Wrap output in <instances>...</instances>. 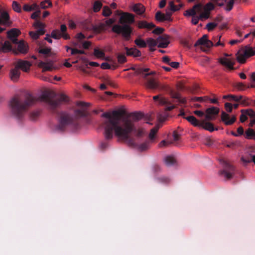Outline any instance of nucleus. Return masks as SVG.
I'll use <instances>...</instances> for the list:
<instances>
[{
	"instance_id": "nucleus-1",
	"label": "nucleus",
	"mask_w": 255,
	"mask_h": 255,
	"mask_svg": "<svg viewBox=\"0 0 255 255\" xmlns=\"http://www.w3.org/2000/svg\"><path fill=\"white\" fill-rule=\"evenodd\" d=\"M122 113L119 111H113L112 113H104L101 117L105 119L102 122L101 126L104 129V136L106 140H111L115 135L130 147L137 148L140 151H144L149 148L150 141L146 140L139 144L138 140L145 134L142 128H136L133 124L143 117L140 113H132L120 122Z\"/></svg>"
},
{
	"instance_id": "nucleus-2",
	"label": "nucleus",
	"mask_w": 255,
	"mask_h": 255,
	"mask_svg": "<svg viewBox=\"0 0 255 255\" xmlns=\"http://www.w3.org/2000/svg\"><path fill=\"white\" fill-rule=\"evenodd\" d=\"M36 101V98L30 93L14 96L9 102L11 114L18 120L21 119L24 114Z\"/></svg>"
},
{
	"instance_id": "nucleus-3",
	"label": "nucleus",
	"mask_w": 255,
	"mask_h": 255,
	"mask_svg": "<svg viewBox=\"0 0 255 255\" xmlns=\"http://www.w3.org/2000/svg\"><path fill=\"white\" fill-rule=\"evenodd\" d=\"M134 21V17L132 14L124 13L119 19V22L121 24L114 25L112 30L118 34H122L125 40H129L132 33V28L130 24Z\"/></svg>"
},
{
	"instance_id": "nucleus-4",
	"label": "nucleus",
	"mask_w": 255,
	"mask_h": 255,
	"mask_svg": "<svg viewBox=\"0 0 255 255\" xmlns=\"http://www.w3.org/2000/svg\"><path fill=\"white\" fill-rule=\"evenodd\" d=\"M146 88L151 90L157 89L168 92L172 98L177 99L181 103H185L186 100L182 99L180 94L171 89L167 85L156 81L154 79H149L146 83Z\"/></svg>"
},
{
	"instance_id": "nucleus-5",
	"label": "nucleus",
	"mask_w": 255,
	"mask_h": 255,
	"mask_svg": "<svg viewBox=\"0 0 255 255\" xmlns=\"http://www.w3.org/2000/svg\"><path fill=\"white\" fill-rule=\"evenodd\" d=\"M59 116V123L55 127L56 130L63 131L68 126L76 129L78 128L79 124L77 121L69 114L61 112Z\"/></svg>"
},
{
	"instance_id": "nucleus-6",
	"label": "nucleus",
	"mask_w": 255,
	"mask_h": 255,
	"mask_svg": "<svg viewBox=\"0 0 255 255\" xmlns=\"http://www.w3.org/2000/svg\"><path fill=\"white\" fill-rule=\"evenodd\" d=\"M55 95L54 93H45L41 95V99L48 104L50 109L54 111L55 109L58 107L62 102H67L68 97L63 94H61L60 97L55 99Z\"/></svg>"
},
{
	"instance_id": "nucleus-7",
	"label": "nucleus",
	"mask_w": 255,
	"mask_h": 255,
	"mask_svg": "<svg viewBox=\"0 0 255 255\" xmlns=\"http://www.w3.org/2000/svg\"><path fill=\"white\" fill-rule=\"evenodd\" d=\"M220 163L222 164L223 169L220 171V174L223 176L226 179L232 178L235 173L234 166L223 159L220 160Z\"/></svg>"
},
{
	"instance_id": "nucleus-8",
	"label": "nucleus",
	"mask_w": 255,
	"mask_h": 255,
	"mask_svg": "<svg viewBox=\"0 0 255 255\" xmlns=\"http://www.w3.org/2000/svg\"><path fill=\"white\" fill-rule=\"evenodd\" d=\"M255 54V48L246 46L237 56V60L240 63H244L246 59Z\"/></svg>"
},
{
	"instance_id": "nucleus-9",
	"label": "nucleus",
	"mask_w": 255,
	"mask_h": 255,
	"mask_svg": "<svg viewBox=\"0 0 255 255\" xmlns=\"http://www.w3.org/2000/svg\"><path fill=\"white\" fill-rule=\"evenodd\" d=\"M130 69L133 70L135 72V75H139L143 78L145 80H146V82L145 83V86L146 87V83L147 82V80L149 79H152V78H148L147 77L150 75H153L155 74V71H152L149 72V68H144L141 67L139 66H133L130 68Z\"/></svg>"
},
{
	"instance_id": "nucleus-10",
	"label": "nucleus",
	"mask_w": 255,
	"mask_h": 255,
	"mask_svg": "<svg viewBox=\"0 0 255 255\" xmlns=\"http://www.w3.org/2000/svg\"><path fill=\"white\" fill-rule=\"evenodd\" d=\"M67 30L65 24H62L60 26V30L54 29L51 33V37L55 39H59L63 37L64 39L67 40L70 38V35L66 32Z\"/></svg>"
},
{
	"instance_id": "nucleus-11",
	"label": "nucleus",
	"mask_w": 255,
	"mask_h": 255,
	"mask_svg": "<svg viewBox=\"0 0 255 255\" xmlns=\"http://www.w3.org/2000/svg\"><path fill=\"white\" fill-rule=\"evenodd\" d=\"M203 9V5L201 3L195 4L192 8L187 10L184 15L186 16H194L196 15L197 12H201Z\"/></svg>"
},
{
	"instance_id": "nucleus-12",
	"label": "nucleus",
	"mask_w": 255,
	"mask_h": 255,
	"mask_svg": "<svg viewBox=\"0 0 255 255\" xmlns=\"http://www.w3.org/2000/svg\"><path fill=\"white\" fill-rule=\"evenodd\" d=\"M219 113V109L217 107H212L209 108L206 110V119L208 121L212 120L215 119L214 116L217 115Z\"/></svg>"
},
{
	"instance_id": "nucleus-13",
	"label": "nucleus",
	"mask_w": 255,
	"mask_h": 255,
	"mask_svg": "<svg viewBox=\"0 0 255 255\" xmlns=\"http://www.w3.org/2000/svg\"><path fill=\"white\" fill-rule=\"evenodd\" d=\"M20 33V31L16 28H12L7 32L8 38L13 43H17V37Z\"/></svg>"
},
{
	"instance_id": "nucleus-14",
	"label": "nucleus",
	"mask_w": 255,
	"mask_h": 255,
	"mask_svg": "<svg viewBox=\"0 0 255 255\" xmlns=\"http://www.w3.org/2000/svg\"><path fill=\"white\" fill-rule=\"evenodd\" d=\"M221 120L226 125H232L236 121V118L235 116H232L230 119L229 114L223 111L221 114Z\"/></svg>"
},
{
	"instance_id": "nucleus-15",
	"label": "nucleus",
	"mask_w": 255,
	"mask_h": 255,
	"mask_svg": "<svg viewBox=\"0 0 255 255\" xmlns=\"http://www.w3.org/2000/svg\"><path fill=\"white\" fill-rule=\"evenodd\" d=\"M15 64L20 70L26 72L28 71L31 65L29 62L22 60H18Z\"/></svg>"
},
{
	"instance_id": "nucleus-16",
	"label": "nucleus",
	"mask_w": 255,
	"mask_h": 255,
	"mask_svg": "<svg viewBox=\"0 0 255 255\" xmlns=\"http://www.w3.org/2000/svg\"><path fill=\"white\" fill-rule=\"evenodd\" d=\"M169 42V37L167 35H162L157 38V46L159 48H166Z\"/></svg>"
},
{
	"instance_id": "nucleus-17",
	"label": "nucleus",
	"mask_w": 255,
	"mask_h": 255,
	"mask_svg": "<svg viewBox=\"0 0 255 255\" xmlns=\"http://www.w3.org/2000/svg\"><path fill=\"white\" fill-rule=\"evenodd\" d=\"M2 40H0V51L4 53L10 51L12 46L9 41L6 40L3 42Z\"/></svg>"
},
{
	"instance_id": "nucleus-18",
	"label": "nucleus",
	"mask_w": 255,
	"mask_h": 255,
	"mask_svg": "<svg viewBox=\"0 0 255 255\" xmlns=\"http://www.w3.org/2000/svg\"><path fill=\"white\" fill-rule=\"evenodd\" d=\"M17 51L21 53L26 54L28 52V47L23 40L17 41Z\"/></svg>"
},
{
	"instance_id": "nucleus-19",
	"label": "nucleus",
	"mask_w": 255,
	"mask_h": 255,
	"mask_svg": "<svg viewBox=\"0 0 255 255\" xmlns=\"http://www.w3.org/2000/svg\"><path fill=\"white\" fill-rule=\"evenodd\" d=\"M219 62L222 65L226 66V68L230 70H233L235 69L234 67L235 63L234 62H232L229 59L222 58L220 59Z\"/></svg>"
},
{
	"instance_id": "nucleus-20",
	"label": "nucleus",
	"mask_w": 255,
	"mask_h": 255,
	"mask_svg": "<svg viewBox=\"0 0 255 255\" xmlns=\"http://www.w3.org/2000/svg\"><path fill=\"white\" fill-rule=\"evenodd\" d=\"M38 66L43 69V72L46 71H52L54 68L53 62L52 61L48 62L41 61L38 63Z\"/></svg>"
},
{
	"instance_id": "nucleus-21",
	"label": "nucleus",
	"mask_w": 255,
	"mask_h": 255,
	"mask_svg": "<svg viewBox=\"0 0 255 255\" xmlns=\"http://www.w3.org/2000/svg\"><path fill=\"white\" fill-rule=\"evenodd\" d=\"M126 51V54L128 56H132L134 57H137L141 56L140 51L136 49V48H130L125 47Z\"/></svg>"
},
{
	"instance_id": "nucleus-22",
	"label": "nucleus",
	"mask_w": 255,
	"mask_h": 255,
	"mask_svg": "<svg viewBox=\"0 0 255 255\" xmlns=\"http://www.w3.org/2000/svg\"><path fill=\"white\" fill-rule=\"evenodd\" d=\"M20 69L18 67H17L16 65L15 64L14 68L11 69L10 71V76L11 79L13 81H17L20 76Z\"/></svg>"
},
{
	"instance_id": "nucleus-23",
	"label": "nucleus",
	"mask_w": 255,
	"mask_h": 255,
	"mask_svg": "<svg viewBox=\"0 0 255 255\" xmlns=\"http://www.w3.org/2000/svg\"><path fill=\"white\" fill-rule=\"evenodd\" d=\"M155 18L158 22L171 20V17L170 16H166L164 13H162L160 11H158L156 13Z\"/></svg>"
},
{
	"instance_id": "nucleus-24",
	"label": "nucleus",
	"mask_w": 255,
	"mask_h": 255,
	"mask_svg": "<svg viewBox=\"0 0 255 255\" xmlns=\"http://www.w3.org/2000/svg\"><path fill=\"white\" fill-rule=\"evenodd\" d=\"M201 124L203 125H202L200 127H202L205 129L210 132H213L214 130H217L218 129V128H214L213 124L211 123L206 122L205 121H202Z\"/></svg>"
},
{
	"instance_id": "nucleus-25",
	"label": "nucleus",
	"mask_w": 255,
	"mask_h": 255,
	"mask_svg": "<svg viewBox=\"0 0 255 255\" xmlns=\"http://www.w3.org/2000/svg\"><path fill=\"white\" fill-rule=\"evenodd\" d=\"M155 25L152 22L148 23L146 21H140L138 23V27L139 28H147L150 29L155 27Z\"/></svg>"
},
{
	"instance_id": "nucleus-26",
	"label": "nucleus",
	"mask_w": 255,
	"mask_h": 255,
	"mask_svg": "<svg viewBox=\"0 0 255 255\" xmlns=\"http://www.w3.org/2000/svg\"><path fill=\"white\" fill-rule=\"evenodd\" d=\"M132 10L137 14H142L145 11L144 6L141 3H136L133 5Z\"/></svg>"
},
{
	"instance_id": "nucleus-27",
	"label": "nucleus",
	"mask_w": 255,
	"mask_h": 255,
	"mask_svg": "<svg viewBox=\"0 0 255 255\" xmlns=\"http://www.w3.org/2000/svg\"><path fill=\"white\" fill-rule=\"evenodd\" d=\"M184 119L187 120L189 123L195 127H200L202 124L195 117L190 116L187 117H184Z\"/></svg>"
},
{
	"instance_id": "nucleus-28",
	"label": "nucleus",
	"mask_w": 255,
	"mask_h": 255,
	"mask_svg": "<svg viewBox=\"0 0 255 255\" xmlns=\"http://www.w3.org/2000/svg\"><path fill=\"white\" fill-rule=\"evenodd\" d=\"M164 162L167 166H170L174 165L176 163V160L173 156H167L165 157Z\"/></svg>"
},
{
	"instance_id": "nucleus-29",
	"label": "nucleus",
	"mask_w": 255,
	"mask_h": 255,
	"mask_svg": "<svg viewBox=\"0 0 255 255\" xmlns=\"http://www.w3.org/2000/svg\"><path fill=\"white\" fill-rule=\"evenodd\" d=\"M245 137L255 140V131L252 128H249L245 132Z\"/></svg>"
},
{
	"instance_id": "nucleus-30",
	"label": "nucleus",
	"mask_w": 255,
	"mask_h": 255,
	"mask_svg": "<svg viewBox=\"0 0 255 255\" xmlns=\"http://www.w3.org/2000/svg\"><path fill=\"white\" fill-rule=\"evenodd\" d=\"M224 99H228L230 101H234L236 102L240 101L242 98V96H235L233 95H225L223 97Z\"/></svg>"
},
{
	"instance_id": "nucleus-31",
	"label": "nucleus",
	"mask_w": 255,
	"mask_h": 255,
	"mask_svg": "<svg viewBox=\"0 0 255 255\" xmlns=\"http://www.w3.org/2000/svg\"><path fill=\"white\" fill-rule=\"evenodd\" d=\"M94 55L98 58L104 59L105 54L103 50H101L98 48H95L94 50Z\"/></svg>"
},
{
	"instance_id": "nucleus-32",
	"label": "nucleus",
	"mask_w": 255,
	"mask_h": 255,
	"mask_svg": "<svg viewBox=\"0 0 255 255\" xmlns=\"http://www.w3.org/2000/svg\"><path fill=\"white\" fill-rule=\"evenodd\" d=\"M208 38V35L207 34L204 35L202 37L199 38L195 43L194 46L197 47L198 46H204L206 40Z\"/></svg>"
},
{
	"instance_id": "nucleus-33",
	"label": "nucleus",
	"mask_w": 255,
	"mask_h": 255,
	"mask_svg": "<svg viewBox=\"0 0 255 255\" xmlns=\"http://www.w3.org/2000/svg\"><path fill=\"white\" fill-rule=\"evenodd\" d=\"M156 181L159 183L168 184L170 182V179L166 176H160L156 178Z\"/></svg>"
},
{
	"instance_id": "nucleus-34",
	"label": "nucleus",
	"mask_w": 255,
	"mask_h": 255,
	"mask_svg": "<svg viewBox=\"0 0 255 255\" xmlns=\"http://www.w3.org/2000/svg\"><path fill=\"white\" fill-rule=\"evenodd\" d=\"M134 43L137 46L140 48L146 47L147 45L145 41L140 38H136L134 40Z\"/></svg>"
},
{
	"instance_id": "nucleus-35",
	"label": "nucleus",
	"mask_w": 255,
	"mask_h": 255,
	"mask_svg": "<svg viewBox=\"0 0 255 255\" xmlns=\"http://www.w3.org/2000/svg\"><path fill=\"white\" fill-rule=\"evenodd\" d=\"M112 13V11L110 8L108 6H104L102 10V15L104 16L108 17L110 16Z\"/></svg>"
},
{
	"instance_id": "nucleus-36",
	"label": "nucleus",
	"mask_w": 255,
	"mask_h": 255,
	"mask_svg": "<svg viewBox=\"0 0 255 255\" xmlns=\"http://www.w3.org/2000/svg\"><path fill=\"white\" fill-rule=\"evenodd\" d=\"M102 5V3L101 1L99 0L95 1L93 5V11L95 12L99 11L101 9Z\"/></svg>"
},
{
	"instance_id": "nucleus-37",
	"label": "nucleus",
	"mask_w": 255,
	"mask_h": 255,
	"mask_svg": "<svg viewBox=\"0 0 255 255\" xmlns=\"http://www.w3.org/2000/svg\"><path fill=\"white\" fill-rule=\"evenodd\" d=\"M153 99L154 101L158 100L159 101V103L161 105H166L168 104V102L167 100L164 98H161L159 99V95H156L153 97Z\"/></svg>"
},
{
	"instance_id": "nucleus-38",
	"label": "nucleus",
	"mask_w": 255,
	"mask_h": 255,
	"mask_svg": "<svg viewBox=\"0 0 255 255\" xmlns=\"http://www.w3.org/2000/svg\"><path fill=\"white\" fill-rule=\"evenodd\" d=\"M146 41L149 47H154L157 45V39L155 40L152 38H149Z\"/></svg>"
},
{
	"instance_id": "nucleus-39",
	"label": "nucleus",
	"mask_w": 255,
	"mask_h": 255,
	"mask_svg": "<svg viewBox=\"0 0 255 255\" xmlns=\"http://www.w3.org/2000/svg\"><path fill=\"white\" fill-rule=\"evenodd\" d=\"M13 9L17 12H21V8L20 5L16 1H13L12 4Z\"/></svg>"
},
{
	"instance_id": "nucleus-40",
	"label": "nucleus",
	"mask_w": 255,
	"mask_h": 255,
	"mask_svg": "<svg viewBox=\"0 0 255 255\" xmlns=\"http://www.w3.org/2000/svg\"><path fill=\"white\" fill-rule=\"evenodd\" d=\"M234 3L235 0H229V1L227 3L225 9L228 11L231 10L234 6Z\"/></svg>"
},
{
	"instance_id": "nucleus-41",
	"label": "nucleus",
	"mask_w": 255,
	"mask_h": 255,
	"mask_svg": "<svg viewBox=\"0 0 255 255\" xmlns=\"http://www.w3.org/2000/svg\"><path fill=\"white\" fill-rule=\"evenodd\" d=\"M158 128L154 127L150 130V132L149 134V138L150 139L152 140L154 138L155 135L157 132Z\"/></svg>"
},
{
	"instance_id": "nucleus-42",
	"label": "nucleus",
	"mask_w": 255,
	"mask_h": 255,
	"mask_svg": "<svg viewBox=\"0 0 255 255\" xmlns=\"http://www.w3.org/2000/svg\"><path fill=\"white\" fill-rule=\"evenodd\" d=\"M118 62L121 64L124 63L127 61L126 57L124 54H120L117 56Z\"/></svg>"
},
{
	"instance_id": "nucleus-43",
	"label": "nucleus",
	"mask_w": 255,
	"mask_h": 255,
	"mask_svg": "<svg viewBox=\"0 0 255 255\" xmlns=\"http://www.w3.org/2000/svg\"><path fill=\"white\" fill-rule=\"evenodd\" d=\"M218 23L215 22H209L206 25V28L209 31L213 30L217 26Z\"/></svg>"
},
{
	"instance_id": "nucleus-44",
	"label": "nucleus",
	"mask_w": 255,
	"mask_h": 255,
	"mask_svg": "<svg viewBox=\"0 0 255 255\" xmlns=\"http://www.w3.org/2000/svg\"><path fill=\"white\" fill-rule=\"evenodd\" d=\"M168 117V115L165 112L158 115L157 118L160 122H164Z\"/></svg>"
},
{
	"instance_id": "nucleus-45",
	"label": "nucleus",
	"mask_w": 255,
	"mask_h": 255,
	"mask_svg": "<svg viewBox=\"0 0 255 255\" xmlns=\"http://www.w3.org/2000/svg\"><path fill=\"white\" fill-rule=\"evenodd\" d=\"M203 8L205 11L209 12L210 10H212L214 8V5L212 3L209 2L207 3L204 6H203Z\"/></svg>"
},
{
	"instance_id": "nucleus-46",
	"label": "nucleus",
	"mask_w": 255,
	"mask_h": 255,
	"mask_svg": "<svg viewBox=\"0 0 255 255\" xmlns=\"http://www.w3.org/2000/svg\"><path fill=\"white\" fill-rule=\"evenodd\" d=\"M169 5L170 7V9L173 11L178 10L180 9V8L181 7V5H179V6L175 5L174 4L173 1H170Z\"/></svg>"
},
{
	"instance_id": "nucleus-47",
	"label": "nucleus",
	"mask_w": 255,
	"mask_h": 255,
	"mask_svg": "<svg viewBox=\"0 0 255 255\" xmlns=\"http://www.w3.org/2000/svg\"><path fill=\"white\" fill-rule=\"evenodd\" d=\"M246 114L252 119L255 118V112L252 109L246 110Z\"/></svg>"
},
{
	"instance_id": "nucleus-48",
	"label": "nucleus",
	"mask_w": 255,
	"mask_h": 255,
	"mask_svg": "<svg viewBox=\"0 0 255 255\" xmlns=\"http://www.w3.org/2000/svg\"><path fill=\"white\" fill-rule=\"evenodd\" d=\"M51 49L48 48H41L39 50V53L46 55L50 52Z\"/></svg>"
},
{
	"instance_id": "nucleus-49",
	"label": "nucleus",
	"mask_w": 255,
	"mask_h": 255,
	"mask_svg": "<svg viewBox=\"0 0 255 255\" xmlns=\"http://www.w3.org/2000/svg\"><path fill=\"white\" fill-rule=\"evenodd\" d=\"M209 12L207 11H205L203 12H201L200 15L199 16L200 19L205 18L207 19L209 17Z\"/></svg>"
},
{
	"instance_id": "nucleus-50",
	"label": "nucleus",
	"mask_w": 255,
	"mask_h": 255,
	"mask_svg": "<svg viewBox=\"0 0 255 255\" xmlns=\"http://www.w3.org/2000/svg\"><path fill=\"white\" fill-rule=\"evenodd\" d=\"M164 30V29L161 27H156L153 31L152 33L155 34H160Z\"/></svg>"
},
{
	"instance_id": "nucleus-51",
	"label": "nucleus",
	"mask_w": 255,
	"mask_h": 255,
	"mask_svg": "<svg viewBox=\"0 0 255 255\" xmlns=\"http://www.w3.org/2000/svg\"><path fill=\"white\" fill-rule=\"evenodd\" d=\"M225 108L227 112L231 113L233 109V105L230 103H226L225 104Z\"/></svg>"
},
{
	"instance_id": "nucleus-52",
	"label": "nucleus",
	"mask_w": 255,
	"mask_h": 255,
	"mask_svg": "<svg viewBox=\"0 0 255 255\" xmlns=\"http://www.w3.org/2000/svg\"><path fill=\"white\" fill-rule=\"evenodd\" d=\"M75 114L77 116L84 117L85 116V112L84 110H76L75 111Z\"/></svg>"
},
{
	"instance_id": "nucleus-53",
	"label": "nucleus",
	"mask_w": 255,
	"mask_h": 255,
	"mask_svg": "<svg viewBox=\"0 0 255 255\" xmlns=\"http://www.w3.org/2000/svg\"><path fill=\"white\" fill-rule=\"evenodd\" d=\"M213 45V43L211 41L208 39L207 38V40H206V42H205V44L204 46L207 48L209 49Z\"/></svg>"
},
{
	"instance_id": "nucleus-54",
	"label": "nucleus",
	"mask_w": 255,
	"mask_h": 255,
	"mask_svg": "<svg viewBox=\"0 0 255 255\" xmlns=\"http://www.w3.org/2000/svg\"><path fill=\"white\" fill-rule=\"evenodd\" d=\"M101 68L103 69H110L111 66L107 62H104L101 65Z\"/></svg>"
},
{
	"instance_id": "nucleus-55",
	"label": "nucleus",
	"mask_w": 255,
	"mask_h": 255,
	"mask_svg": "<svg viewBox=\"0 0 255 255\" xmlns=\"http://www.w3.org/2000/svg\"><path fill=\"white\" fill-rule=\"evenodd\" d=\"M200 19V18L199 16L196 15L194 16H192L191 22L194 25H196L199 21V20Z\"/></svg>"
},
{
	"instance_id": "nucleus-56",
	"label": "nucleus",
	"mask_w": 255,
	"mask_h": 255,
	"mask_svg": "<svg viewBox=\"0 0 255 255\" xmlns=\"http://www.w3.org/2000/svg\"><path fill=\"white\" fill-rule=\"evenodd\" d=\"M39 115L38 112H33L30 113V118L31 120H34Z\"/></svg>"
},
{
	"instance_id": "nucleus-57",
	"label": "nucleus",
	"mask_w": 255,
	"mask_h": 255,
	"mask_svg": "<svg viewBox=\"0 0 255 255\" xmlns=\"http://www.w3.org/2000/svg\"><path fill=\"white\" fill-rule=\"evenodd\" d=\"M173 139L174 141H177L180 139V136L176 131H174L173 133Z\"/></svg>"
},
{
	"instance_id": "nucleus-58",
	"label": "nucleus",
	"mask_w": 255,
	"mask_h": 255,
	"mask_svg": "<svg viewBox=\"0 0 255 255\" xmlns=\"http://www.w3.org/2000/svg\"><path fill=\"white\" fill-rule=\"evenodd\" d=\"M40 13V11L39 10H37L36 11L32 13L31 15V18L32 19H36L39 15Z\"/></svg>"
},
{
	"instance_id": "nucleus-59",
	"label": "nucleus",
	"mask_w": 255,
	"mask_h": 255,
	"mask_svg": "<svg viewBox=\"0 0 255 255\" xmlns=\"http://www.w3.org/2000/svg\"><path fill=\"white\" fill-rule=\"evenodd\" d=\"M241 160L245 164L251 162V158L249 157V155H248L247 157H242Z\"/></svg>"
},
{
	"instance_id": "nucleus-60",
	"label": "nucleus",
	"mask_w": 255,
	"mask_h": 255,
	"mask_svg": "<svg viewBox=\"0 0 255 255\" xmlns=\"http://www.w3.org/2000/svg\"><path fill=\"white\" fill-rule=\"evenodd\" d=\"M171 143H172V142H168L165 140H162L159 143V146L160 147H165V146H167L168 145H169V144H171Z\"/></svg>"
},
{
	"instance_id": "nucleus-61",
	"label": "nucleus",
	"mask_w": 255,
	"mask_h": 255,
	"mask_svg": "<svg viewBox=\"0 0 255 255\" xmlns=\"http://www.w3.org/2000/svg\"><path fill=\"white\" fill-rule=\"evenodd\" d=\"M109 146V143L107 141H103L100 144V148L102 150L106 149Z\"/></svg>"
},
{
	"instance_id": "nucleus-62",
	"label": "nucleus",
	"mask_w": 255,
	"mask_h": 255,
	"mask_svg": "<svg viewBox=\"0 0 255 255\" xmlns=\"http://www.w3.org/2000/svg\"><path fill=\"white\" fill-rule=\"evenodd\" d=\"M169 65L173 68L177 69L179 66V63L177 62H170Z\"/></svg>"
},
{
	"instance_id": "nucleus-63",
	"label": "nucleus",
	"mask_w": 255,
	"mask_h": 255,
	"mask_svg": "<svg viewBox=\"0 0 255 255\" xmlns=\"http://www.w3.org/2000/svg\"><path fill=\"white\" fill-rule=\"evenodd\" d=\"M29 35L30 36L34 39H37L39 38L38 34L36 33V32L30 31L29 32Z\"/></svg>"
},
{
	"instance_id": "nucleus-64",
	"label": "nucleus",
	"mask_w": 255,
	"mask_h": 255,
	"mask_svg": "<svg viewBox=\"0 0 255 255\" xmlns=\"http://www.w3.org/2000/svg\"><path fill=\"white\" fill-rule=\"evenodd\" d=\"M251 78L253 83L251 85V87L252 88H255V72L252 73Z\"/></svg>"
}]
</instances>
